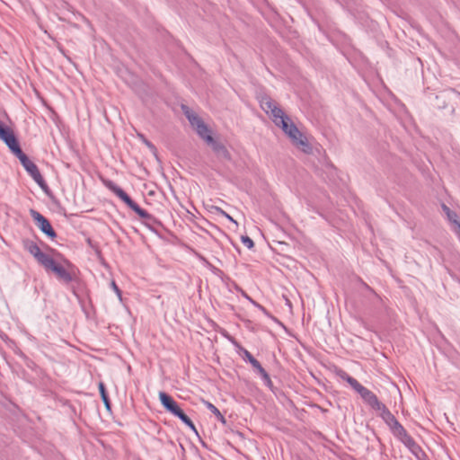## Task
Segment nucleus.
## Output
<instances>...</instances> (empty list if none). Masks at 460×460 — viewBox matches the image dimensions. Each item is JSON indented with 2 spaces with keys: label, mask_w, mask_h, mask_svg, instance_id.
<instances>
[{
  "label": "nucleus",
  "mask_w": 460,
  "mask_h": 460,
  "mask_svg": "<svg viewBox=\"0 0 460 460\" xmlns=\"http://www.w3.org/2000/svg\"><path fill=\"white\" fill-rule=\"evenodd\" d=\"M15 156L19 159L25 171L35 181V182L40 186L43 192L49 197H51L52 192L46 181L42 177L38 166L22 151H21Z\"/></svg>",
  "instance_id": "1"
},
{
  "label": "nucleus",
  "mask_w": 460,
  "mask_h": 460,
  "mask_svg": "<svg viewBox=\"0 0 460 460\" xmlns=\"http://www.w3.org/2000/svg\"><path fill=\"white\" fill-rule=\"evenodd\" d=\"M292 144L301 150L305 154H312L313 147L309 143L307 137L304 133H302L295 124L289 125V129L286 134Z\"/></svg>",
  "instance_id": "2"
},
{
  "label": "nucleus",
  "mask_w": 460,
  "mask_h": 460,
  "mask_svg": "<svg viewBox=\"0 0 460 460\" xmlns=\"http://www.w3.org/2000/svg\"><path fill=\"white\" fill-rule=\"evenodd\" d=\"M393 435L399 439L414 456H419L421 452L420 447L415 440L408 434L404 427L399 422L394 428L391 429Z\"/></svg>",
  "instance_id": "3"
},
{
  "label": "nucleus",
  "mask_w": 460,
  "mask_h": 460,
  "mask_svg": "<svg viewBox=\"0 0 460 460\" xmlns=\"http://www.w3.org/2000/svg\"><path fill=\"white\" fill-rule=\"evenodd\" d=\"M182 110L184 111V114L190 125L195 128L197 134L208 143V137H212L208 127L204 123L200 117L189 111L186 106L183 105Z\"/></svg>",
  "instance_id": "4"
},
{
  "label": "nucleus",
  "mask_w": 460,
  "mask_h": 460,
  "mask_svg": "<svg viewBox=\"0 0 460 460\" xmlns=\"http://www.w3.org/2000/svg\"><path fill=\"white\" fill-rule=\"evenodd\" d=\"M0 139L8 146L9 150L13 155H16L21 151H22L20 146L18 138L10 127L4 126L0 130Z\"/></svg>",
  "instance_id": "5"
},
{
  "label": "nucleus",
  "mask_w": 460,
  "mask_h": 460,
  "mask_svg": "<svg viewBox=\"0 0 460 460\" xmlns=\"http://www.w3.org/2000/svg\"><path fill=\"white\" fill-rule=\"evenodd\" d=\"M30 214L40 230L49 238L54 239L57 236L50 222L40 212L31 209Z\"/></svg>",
  "instance_id": "6"
},
{
  "label": "nucleus",
  "mask_w": 460,
  "mask_h": 460,
  "mask_svg": "<svg viewBox=\"0 0 460 460\" xmlns=\"http://www.w3.org/2000/svg\"><path fill=\"white\" fill-rule=\"evenodd\" d=\"M46 270L53 271L57 277L65 283H70L73 280L72 274L62 265L57 263L53 258H49L43 265Z\"/></svg>",
  "instance_id": "7"
},
{
  "label": "nucleus",
  "mask_w": 460,
  "mask_h": 460,
  "mask_svg": "<svg viewBox=\"0 0 460 460\" xmlns=\"http://www.w3.org/2000/svg\"><path fill=\"white\" fill-rule=\"evenodd\" d=\"M22 245H23V248L28 252H30L36 259V261L40 265H42V266L50 258L49 255H48L45 252H41V250L39 247V245L35 242H33L32 240H30V239L22 240Z\"/></svg>",
  "instance_id": "8"
},
{
  "label": "nucleus",
  "mask_w": 460,
  "mask_h": 460,
  "mask_svg": "<svg viewBox=\"0 0 460 460\" xmlns=\"http://www.w3.org/2000/svg\"><path fill=\"white\" fill-rule=\"evenodd\" d=\"M354 390L361 396L363 401L374 410L380 408L382 402L378 400L377 396L369 389L363 386L360 383L354 388Z\"/></svg>",
  "instance_id": "9"
},
{
  "label": "nucleus",
  "mask_w": 460,
  "mask_h": 460,
  "mask_svg": "<svg viewBox=\"0 0 460 460\" xmlns=\"http://www.w3.org/2000/svg\"><path fill=\"white\" fill-rule=\"evenodd\" d=\"M261 109L270 117L272 119L279 114H283V110L270 97L264 96L260 101Z\"/></svg>",
  "instance_id": "10"
},
{
  "label": "nucleus",
  "mask_w": 460,
  "mask_h": 460,
  "mask_svg": "<svg viewBox=\"0 0 460 460\" xmlns=\"http://www.w3.org/2000/svg\"><path fill=\"white\" fill-rule=\"evenodd\" d=\"M208 145L211 146L218 158L226 161L231 160V155L223 143L214 139L213 137H208Z\"/></svg>",
  "instance_id": "11"
},
{
  "label": "nucleus",
  "mask_w": 460,
  "mask_h": 460,
  "mask_svg": "<svg viewBox=\"0 0 460 460\" xmlns=\"http://www.w3.org/2000/svg\"><path fill=\"white\" fill-rule=\"evenodd\" d=\"M106 187L119 197L128 208L135 202L119 186L111 181L105 183Z\"/></svg>",
  "instance_id": "12"
},
{
  "label": "nucleus",
  "mask_w": 460,
  "mask_h": 460,
  "mask_svg": "<svg viewBox=\"0 0 460 460\" xmlns=\"http://www.w3.org/2000/svg\"><path fill=\"white\" fill-rule=\"evenodd\" d=\"M376 411H381L380 416L385 424L389 427L390 430L399 423L394 415L384 403H382L380 408H377Z\"/></svg>",
  "instance_id": "13"
},
{
  "label": "nucleus",
  "mask_w": 460,
  "mask_h": 460,
  "mask_svg": "<svg viewBox=\"0 0 460 460\" xmlns=\"http://www.w3.org/2000/svg\"><path fill=\"white\" fill-rule=\"evenodd\" d=\"M376 411H381L380 416L385 424L389 427L390 430L399 423L394 415L384 403H382L380 408H377Z\"/></svg>",
  "instance_id": "14"
},
{
  "label": "nucleus",
  "mask_w": 460,
  "mask_h": 460,
  "mask_svg": "<svg viewBox=\"0 0 460 460\" xmlns=\"http://www.w3.org/2000/svg\"><path fill=\"white\" fill-rule=\"evenodd\" d=\"M272 121L277 127L280 128L285 134L288 131L289 125L294 124L291 119L284 111L283 114H279L273 118Z\"/></svg>",
  "instance_id": "15"
},
{
  "label": "nucleus",
  "mask_w": 460,
  "mask_h": 460,
  "mask_svg": "<svg viewBox=\"0 0 460 460\" xmlns=\"http://www.w3.org/2000/svg\"><path fill=\"white\" fill-rule=\"evenodd\" d=\"M142 219L144 220V225L154 232H156V227L162 225L155 216L149 214L148 212H146V217H143Z\"/></svg>",
  "instance_id": "16"
},
{
  "label": "nucleus",
  "mask_w": 460,
  "mask_h": 460,
  "mask_svg": "<svg viewBox=\"0 0 460 460\" xmlns=\"http://www.w3.org/2000/svg\"><path fill=\"white\" fill-rule=\"evenodd\" d=\"M159 400L163 407L168 411L177 402L165 392L159 393Z\"/></svg>",
  "instance_id": "17"
},
{
  "label": "nucleus",
  "mask_w": 460,
  "mask_h": 460,
  "mask_svg": "<svg viewBox=\"0 0 460 460\" xmlns=\"http://www.w3.org/2000/svg\"><path fill=\"white\" fill-rule=\"evenodd\" d=\"M243 359L249 362L255 371H258L262 366L261 363L245 349H243Z\"/></svg>",
  "instance_id": "18"
},
{
  "label": "nucleus",
  "mask_w": 460,
  "mask_h": 460,
  "mask_svg": "<svg viewBox=\"0 0 460 460\" xmlns=\"http://www.w3.org/2000/svg\"><path fill=\"white\" fill-rule=\"evenodd\" d=\"M98 388H99V392H100L102 400L106 409L108 411H111V401H110L108 393L106 391L105 385L102 382H100L98 385Z\"/></svg>",
  "instance_id": "19"
},
{
  "label": "nucleus",
  "mask_w": 460,
  "mask_h": 460,
  "mask_svg": "<svg viewBox=\"0 0 460 460\" xmlns=\"http://www.w3.org/2000/svg\"><path fill=\"white\" fill-rule=\"evenodd\" d=\"M337 375L343 380L347 381L350 386L354 389L359 382L354 377L350 376L347 372L342 369L337 371Z\"/></svg>",
  "instance_id": "20"
},
{
  "label": "nucleus",
  "mask_w": 460,
  "mask_h": 460,
  "mask_svg": "<svg viewBox=\"0 0 460 460\" xmlns=\"http://www.w3.org/2000/svg\"><path fill=\"white\" fill-rule=\"evenodd\" d=\"M175 417L179 418L186 426H188L195 433H198L196 427L192 420L181 410Z\"/></svg>",
  "instance_id": "21"
},
{
  "label": "nucleus",
  "mask_w": 460,
  "mask_h": 460,
  "mask_svg": "<svg viewBox=\"0 0 460 460\" xmlns=\"http://www.w3.org/2000/svg\"><path fill=\"white\" fill-rule=\"evenodd\" d=\"M207 408L217 417V419L222 423L226 424V418L222 415L220 411L211 402H207Z\"/></svg>",
  "instance_id": "22"
},
{
  "label": "nucleus",
  "mask_w": 460,
  "mask_h": 460,
  "mask_svg": "<svg viewBox=\"0 0 460 460\" xmlns=\"http://www.w3.org/2000/svg\"><path fill=\"white\" fill-rule=\"evenodd\" d=\"M257 373L260 375L261 378L262 379L264 385L269 387L270 389H272L273 387V383L269 376V374L267 373V371L263 368V367H261Z\"/></svg>",
  "instance_id": "23"
},
{
  "label": "nucleus",
  "mask_w": 460,
  "mask_h": 460,
  "mask_svg": "<svg viewBox=\"0 0 460 460\" xmlns=\"http://www.w3.org/2000/svg\"><path fill=\"white\" fill-rule=\"evenodd\" d=\"M257 373L260 375L261 378L262 379L264 385L269 387L270 389H272L273 387V383L269 376V374L267 373V371L263 368V367H261Z\"/></svg>",
  "instance_id": "24"
},
{
  "label": "nucleus",
  "mask_w": 460,
  "mask_h": 460,
  "mask_svg": "<svg viewBox=\"0 0 460 460\" xmlns=\"http://www.w3.org/2000/svg\"><path fill=\"white\" fill-rule=\"evenodd\" d=\"M257 373L260 375L261 378L262 379L264 385L269 387L270 389H272L273 387V383L269 376V374L267 373V371L263 368V367H261Z\"/></svg>",
  "instance_id": "25"
},
{
  "label": "nucleus",
  "mask_w": 460,
  "mask_h": 460,
  "mask_svg": "<svg viewBox=\"0 0 460 460\" xmlns=\"http://www.w3.org/2000/svg\"><path fill=\"white\" fill-rule=\"evenodd\" d=\"M257 373L260 375L261 378L262 379L264 385L269 387L270 389H272L273 387V383L269 376V374L267 373V371L263 368V367H261Z\"/></svg>",
  "instance_id": "26"
},
{
  "label": "nucleus",
  "mask_w": 460,
  "mask_h": 460,
  "mask_svg": "<svg viewBox=\"0 0 460 460\" xmlns=\"http://www.w3.org/2000/svg\"><path fill=\"white\" fill-rule=\"evenodd\" d=\"M129 208H131L136 214H137L140 218L146 217L147 212L146 210L140 208L138 204H137L136 202H134Z\"/></svg>",
  "instance_id": "27"
},
{
  "label": "nucleus",
  "mask_w": 460,
  "mask_h": 460,
  "mask_svg": "<svg viewBox=\"0 0 460 460\" xmlns=\"http://www.w3.org/2000/svg\"><path fill=\"white\" fill-rule=\"evenodd\" d=\"M360 283H361L362 287L369 293V295L371 296L375 297L377 300L380 299L379 296L375 292V290L371 287H369L366 282H364L362 279H360Z\"/></svg>",
  "instance_id": "28"
},
{
  "label": "nucleus",
  "mask_w": 460,
  "mask_h": 460,
  "mask_svg": "<svg viewBox=\"0 0 460 460\" xmlns=\"http://www.w3.org/2000/svg\"><path fill=\"white\" fill-rule=\"evenodd\" d=\"M360 283H361L362 287L369 293V295L371 296L375 297L377 300L380 299L379 296L375 292V290L371 287H369L366 282H364L362 279H360Z\"/></svg>",
  "instance_id": "29"
},
{
  "label": "nucleus",
  "mask_w": 460,
  "mask_h": 460,
  "mask_svg": "<svg viewBox=\"0 0 460 460\" xmlns=\"http://www.w3.org/2000/svg\"><path fill=\"white\" fill-rule=\"evenodd\" d=\"M360 283H361L362 287L369 293V295L371 296L375 297L377 300L380 299L379 296L375 292V290L371 287H369L366 282H364L362 279H360Z\"/></svg>",
  "instance_id": "30"
},
{
  "label": "nucleus",
  "mask_w": 460,
  "mask_h": 460,
  "mask_svg": "<svg viewBox=\"0 0 460 460\" xmlns=\"http://www.w3.org/2000/svg\"><path fill=\"white\" fill-rule=\"evenodd\" d=\"M360 283H361L362 287L369 293V295L371 296L375 297L377 300L380 299L379 296L375 292V290L371 287H369L366 282H364L362 279H360Z\"/></svg>",
  "instance_id": "31"
},
{
  "label": "nucleus",
  "mask_w": 460,
  "mask_h": 460,
  "mask_svg": "<svg viewBox=\"0 0 460 460\" xmlns=\"http://www.w3.org/2000/svg\"><path fill=\"white\" fill-rule=\"evenodd\" d=\"M241 241L248 249H252L254 247L253 241L248 235H242Z\"/></svg>",
  "instance_id": "32"
},
{
  "label": "nucleus",
  "mask_w": 460,
  "mask_h": 460,
  "mask_svg": "<svg viewBox=\"0 0 460 460\" xmlns=\"http://www.w3.org/2000/svg\"><path fill=\"white\" fill-rule=\"evenodd\" d=\"M218 214L224 216L225 217H226L229 221L234 223L237 225V222L231 217L229 216L226 212H225L222 208H216Z\"/></svg>",
  "instance_id": "33"
},
{
  "label": "nucleus",
  "mask_w": 460,
  "mask_h": 460,
  "mask_svg": "<svg viewBox=\"0 0 460 460\" xmlns=\"http://www.w3.org/2000/svg\"><path fill=\"white\" fill-rule=\"evenodd\" d=\"M443 208L445 210H447L449 220L455 223V220H456V214L451 212L450 209L446 205H444Z\"/></svg>",
  "instance_id": "34"
},
{
  "label": "nucleus",
  "mask_w": 460,
  "mask_h": 460,
  "mask_svg": "<svg viewBox=\"0 0 460 460\" xmlns=\"http://www.w3.org/2000/svg\"><path fill=\"white\" fill-rule=\"evenodd\" d=\"M181 411V409L180 408L179 404L176 402L173 406H172L170 408L168 412H170L173 416H176L178 413H180Z\"/></svg>",
  "instance_id": "35"
},
{
  "label": "nucleus",
  "mask_w": 460,
  "mask_h": 460,
  "mask_svg": "<svg viewBox=\"0 0 460 460\" xmlns=\"http://www.w3.org/2000/svg\"><path fill=\"white\" fill-rule=\"evenodd\" d=\"M247 298L256 306L258 307L261 312H263V314H265L266 315H269V313L268 311L266 310V308L264 306H262L261 305L258 304L257 302L253 301L252 299H251L250 297L247 296Z\"/></svg>",
  "instance_id": "36"
},
{
  "label": "nucleus",
  "mask_w": 460,
  "mask_h": 460,
  "mask_svg": "<svg viewBox=\"0 0 460 460\" xmlns=\"http://www.w3.org/2000/svg\"><path fill=\"white\" fill-rule=\"evenodd\" d=\"M111 286L112 289L115 291V293L117 294V296L119 297V299H121V290L119 288V287L117 286V284L114 280L111 281Z\"/></svg>",
  "instance_id": "37"
},
{
  "label": "nucleus",
  "mask_w": 460,
  "mask_h": 460,
  "mask_svg": "<svg viewBox=\"0 0 460 460\" xmlns=\"http://www.w3.org/2000/svg\"><path fill=\"white\" fill-rule=\"evenodd\" d=\"M145 143H146V145L150 149H154V150H155V146H154L151 142H149V141L146 140V141H145Z\"/></svg>",
  "instance_id": "38"
},
{
  "label": "nucleus",
  "mask_w": 460,
  "mask_h": 460,
  "mask_svg": "<svg viewBox=\"0 0 460 460\" xmlns=\"http://www.w3.org/2000/svg\"><path fill=\"white\" fill-rule=\"evenodd\" d=\"M455 224L457 226L459 233H460V222H458L457 220H455Z\"/></svg>",
  "instance_id": "39"
},
{
  "label": "nucleus",
  "mask_w": 460,
  "mask_h": 460,
  "mask_svg": "<svg viewBox=\"0 0 460 460\" xmlns=\"http://www.w3.org/2000/svg\"><path fill=\"white\" fill-rule=\"evenodd\" d=\"M286 304H287L289 307H291V306H292L291 302H290V301H289V299H288V298H286Z\"/></svg>",
  "instance_id": "40"
},
{
  "label": "nucleus",
  "mask_w": 460,
  "mask_h": 460,
  "mask_svg": "<svg viewBox=\"0 0 460 460\" xmlns=\"http://www.w3.org/2000/svg\"><path fill=\"white\" fill-rule=\"evenodd\" d=\"M5 125L0 122V130L4 127Z\"/></svg>",
  "instance_id": "41"
},
{
  "label": "nucleus",
  "mask_w": 460,
  "mask_h": 460,
  "mask_svg": "<svg viewBox=\"0 0 460 460\" xmlns=\"http://www.w3.org/2000/svg\"><path fill=\"white\" fill-rule=\"evenodd\" d=\"M237 434H238V435H239L240 437H243V434H242V432H240V431H237Z\"/></svg>",
  "instance_id": "42"
}]
</instances>
